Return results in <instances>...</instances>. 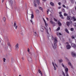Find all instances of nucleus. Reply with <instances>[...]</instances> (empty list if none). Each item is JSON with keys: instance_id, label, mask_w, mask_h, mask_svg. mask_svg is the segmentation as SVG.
I'll return each instance as SVG.
<instances>
[{"instance_id": "nucleus-1", "label": "nucleus", "mask_w": 76, "mask_h": 76, "mask_svg": "<svg viewBox=\"0 0 76 76\" xmlns=\"http://www.w3.org/2000/svg\"><path fill=\"white\" fill-rule=\"evenodd\" d=\"M58 42V41H57V37H55L54 39L53 44L52 45V47L54 49H56L57 47V43Z\"/></svg>"}, {"instance_id": "nucleus-2", "label": "nucleus", "mask_w": 76, "mask_h": 76, "mask_svg": "<svg viewBox=\"0 0 76 76\" xmlns=\"http://www.w3.org/2000/svg\"><path fill=\"white\" fill-rule=\"evenodd\" d=\"M13 26L16 29H17V28H18V26H16V21L14 22Z\"/></svg>"}, {"instance_id": "nucleus-3", "label": "nucleus", "mask_w": 76, "mask_h": 76, "mask_svg": "<svg viewBox=\"0 0 76 76\" xmlns=\"http://www.w3.org/2000/svg\"><path fill=\"white\" fill-rule=\"evenodd\" d=\"M67 20H72V17L70 16H68L67 17Z\"/></svg>"}, {"instance_id": "nucleus-4", "label": "nucleus", "mask_w": 76, "mask_h": 76, "mask_svg": "<svg viewBox=\"0 0 76 76\" xmlns=\"http://www.w3.org/2000/svg\"><path fill=\"white\" fill-rule=\"evenodd\" d=\"M66 44L68 45H66L67 49H70L71 48V46L69 45V43L68 42H66Z\"/></svg>"}, {"instance_id": "nucleus-5", "label": "nucleus", "mask_w": 76, "mask_h": 76, "mask_svg": "<svg viewBox=\"0 0 76 76\" xmlns=\"http://www.w3.org/2000/svg\"><path fill=\"white\" fill-rule=\"evenodd\" d=\"M45 29L46 30V32L47 33V34H48V39H49V37H50V34H49V33H48V29H46V28H45Z\"/></svg>"}, {"instance_id": "nucleus-6", "label": "nucleus", "mask_w": 76, "mask_h": 76, "mask_svg": "<svg viewBox=\"0 0 76 76\" xmlns=\"http://www.w3.org/2000/svg\"><path fill=\"white\" fill-rule=\"evenodd\" d=\"M50 23L52 25H53V26H56V23L53 21L52 20L50 21Z\"/></svg>"}, {"instance_id": "nucleus-7", "label": "nucleus", "mask_w": 76, "mask_h": 76, "mask_svg": "<svg viewBox=\"0 0 76 76\" xmlns=\"http://www.w3.org/2000/svg\"><path fill=\"white\" fill-rule=\"evenodd\" d=\"M71 46H72L73 48H76V45L74 43H72Z\"/></svg>"}, {"instance_id": "nucleus-8", "label": "nucleus", "mask_w": 76, "mask_h": 76, "mask_svg": "<svg viewBox=\"0 0 76 76\" xmlns=\"http://www.w3.org/2000/svg\"><path fill=\"white\" fill-rule=\"evenodd\" d=\"M15 47L16 50L18 49L19 48V44L18 43L17 44Z\"/></svg>"}, {"instance_id": "nucleus-9", "label": "nucleus", "mask_w": 76, "mask_h": 76, "mask_svg": "<svg viewBox=\"0 0 76 76\" xmlns=\"http://www.w3.org/2000/svg\"><path fill=\"white\" fill-rule=\"evenodd\" d=\"M71 54L73 57H76V54L74 52H72Z\"/></svg>"}, {"instance_id": "nucleus-10", "label": "nucleus", "mask_w": 76, "mask_h": 76, "mask_svg": "<svg viewBox=\"0 0 76 76\" xmlns=\"http://www.w3.org/2000/svg\"><path fill=\"white\" fill-rule=\"evenodd\" d=\"M34 7H37V4H36V2H35V1H34Z\"/></svg>"}, {"instance_id": "nucleus-11", "label": "nucleus", "mask_w": 76, "mask_h": 76, "mask_svg": "<svg viewBox=\"0 0 76 76\" xmlns=\"http://www.w3.org/2000/svg\"><path fill=\"white\" fill-rule=\"evenodd\" d=\"M72 20H73V21H76V18L75 16L72 17Z\"/></svg>"}, {"instance_id": "nucleus-12", "label": "nucleus", "mask_w": 76, "mask_h": 76, "mask_svg": "<svg viewBox=\"0 0 76 76\" xmlns=\"http://www.w3.org/2000/svg\"><path fill=\"white\" fill-rule=\"evenodd\" d=\"M36 1L37 2V4L40 6V2H39V0H37Z\"/></svg>"}, {"instance_id": "nucleus-13", "label": "nucleus", "mask_w": 76, "mask_h": 76, "mask_svg": "<svg viewBox=\"0 0 76 76\" xmlns=\"http://www.w3.org/2000/svg\"><path fill=\"white\" fill-rule=\"evenodd\" d=\"M28 60L29 61H32V58L30 57H29L28 58Z\"/></svg>"}, {"instance_id": "nucleus-14", "label": "nucleus", "mask_w": 76, "mask_h": 76, "mask_svg": "<svg viewBox=\"0 0 76 76\" xmlns=\"http://www.w3.org/2000/svg\"><path fill=\"white\" fill-rule=\"evenodd\" d=\"M9 3L10 4L12 5V4H13V1H12V0H10V1Z\"/></svg>"}, {"instance_id": "nucleus-15", "label": "nucleus", "mask_w": 76, "mask_h": 76, "mask_svg": "<svg viewBox=\"0 0 76 76\" xmlns=\"http://www.w3.org/2000/svg\"><path fill=\"white\" fill-rule=\"evenodd\" d=\"M70 24V22L69 21L66 22V24L67 26H69Z\"/></svg>"}, {"instance_id": "nucleus-16", "label": "nucleus", "mask_w": 76, "mask_h": 76, "mask_svg": "<svg viewBox=\"0 0 76 76\" xmlns=\"http://www.w3.org/2000/svg\"><path fill=\"white\" fill-rule=\"evenodd\" d=\"M65 31L66 33H67V34H69V31H68V30H67V29L66 28L65 29Z\"/></svg>"}, {"instance_id": "nucleus-17", "label": "nucleus", "mask_w": 76, "mask_h": 76, "mask_svg": "<svg viewBox=\"0 0 76 76\" xmlns=\"http://www.w3.org/2000/svg\"><path fill=\"white\" fill-rule=\"evenodd\" d=\"M31 19H34V14H33L32 13L31 14Z\"/></svg>"}, {"instance_id": "nucleus-18", "label": "nucleus", "mask_w": 76, "mask_h": 76, "mask_svg": "<svg viewBox=\"0 0 76 76\" xmlns=\"http://www.w3.org/2000/svg\"><path fill=\"white\" fill-rule=\"evenodd\" d=\"M50 4L52 6H54V4L52 2H50Z\"/></svg>"}, {"instance_id": "nucleus-19", "label": "nucleus", "mask_w": 76, "mask_h": 76, "mask_svg": "<svg viewBox=\"0 0 76 76\" xmlns=\"http://www.w3.org/2000/svg\"><path fill=\"white\" fill-rule=\"evenodd\" d=\"M36 12L37 13H39V11L38 10H37L36 11Z\"/></svg>"}, {"instance_id": "nucleus-20", "label": "nucleus", "mask_w": 76, "mask_h": 76, "mask_svg": "<svg viewBox=\"0 0 76 76\" xmlns=\"http://www.w3.org/2000/svg\"><path fill=\"white\" fill-rule=\"evenodd\" d=\"M6 18L4 17L3 18V21H4V22H5L6 21Z\"/></svg>"}, {"instance_id": "nucleus-21", "label": "nucleus", "mask_w": 76, "mask_h": 76, "mask_svg": "<svg viewBox=\"0 0 76 76\" xmlns=\"http://www.w3.org/2000/svg\"><path fill=\"white\" fill-rule=\"evenodd\" d=\"M62 64V67H64V68L65 69H66V66H65L64 65V64H63L62 63L61 64Z\"/></svg>"}, {"instance_id": "nucleus-22", "label": "nucleus", "mask_w": 76, "mask_h": 76, "mask_svg": "<svg viewBox=\"0 0 76 76\" xmlns=\"http://www.w3.org/2000/svg\"><path fill=\"white\" fill-rule=\"evenodd\" d=\"M39 9L40 10H42V12H43V11H42V10H43V9H42V7H39Z\"/></svg>"}, {"instance_id": "nucleus-23", "label": "nucleus", "mask_w": 76, "mask_h": 76, "mask_svg": "<svg viewBox=\"0 0 76 76\" xmlns=\"http://www.w3.org/2000/svg\"><path fill=\"white\" fill-rule=\"evenodd\" d=\"M40 31H42V32H43L44 31V28H42V27L40 29Z\"/></svg>"}, {"instance_id": "nucleus-24", "label": "nucleus", "mask_w": 76, "mask_h": 76, "mask_svg": "<svg viewBox=\"0 0 76 76\" xmlns=\"http://www.w3.org/2000/svg\"><path fill=\"white\" fill-rule=\"evenodd\" d=\"M72 3L73 4L75 3V0H70Z\"/></svg>"}, {"instance_id": "nucleus-25", "label": "nucleus", "mask_w": 76, "mask_h": 76, "mask_svg": "<svg viewBox=\"0 0 76 76\" xmlns=\"http://www.w3.org/2000/svg\"><path fill=\"white\" fill-rule=\"evenodd\" d=\"M58 24L59 26H61V23H60V22H58Z\"/></svg>"}, {"instance_id": "nucleus-26", "label": "nucleus", "mask_w": 76, "mask_h": 76, "mask_svg": "<svg viewBox=\"0 0 76 76\" xmlns=\"http://www.w3.org/2000/svg\"><path fill=\"white\" fill-rule=\"evenodd\" d=\"M69 70V69H68V68H66L65 69V72H68Z\"/></svg>"}, {"instance_id": "nucleus-27", "label": "nucleus", "mask_w": 76, "mask_h": 76, "mask_svg": "<svg viewBox=\"0 0 76 76\" xmlns=\"http://www.w3.org/2000/svg\"><path fill=\"white\" fill-rule=\"evenodd\" d=\"M60 17H61L62 19H64V18L63 17V15H62L61 14L60 15Z\"/></svg>"}, {"instance_id": "nucleus-28", "label": "nucleus", "mask_w": 76, "mask_h": 76, "mask_svg": "<svg viewBox=\"0 0 76 76\" xmlns=\"http://www.w3.org/2000/svg\"><path fill=\"white\" fill-rule=\"evenodd\" d=\"M8 46H9L10 47H11V45H10V42H8Z\"/></svg>"}, {"instance_id": "nucleus-29", "label": "nucleus", "mask_w": 76, "mask_h": 76, "mask_svg": "<svg viewBox=\"0 0 76 76\" xmlns=\"http://www.w3.org/2000/svg\"><path fill=\"white\" fill-rule=\"evenodd\" d=\"M3 60L4 62H5V61H6V58H3Z\"/></svg>"}, {"instance_id": "nucleus-30", "label": "nucleus", "mask_w": 76, "mask_h": 76, "mask_svg": "<svg viewBox=\"0 0 76 76\" xmlns=\"http://www.w3.org/2000/svg\"><path fill=\"white\" fill-rule=\"evenodd\" d=\"M66 76H69V75H68V72H66Z\"/></svg>"}, {"instance_id": "nucleus-31", "label": "nucleus", "mask_w": 76, "mask_h": 76, "mask_svg": "<svg viewBox=\"0 0 76 76\" xmlns=\"http://www.w3.org/2000/svg\"><path fill=\"white\" fill-rule=\"evenodd\" d=\"M39 73H40L41 75V76H42V73L41 71H40V72H39Z\"/></svg>"}, {"instance_id": "nucleus-32", "label": "nucleus", "mask_w": 76, "mask_h": 76, "mask_svg": "<svg viewBox=\"0 0 76 76\" xmlns=\"http://www.w3.org/2000/svg\"><path fill=\"white\" fill-rule=\"evenodd\" d=\"M60 27H58L57 29L56 30L57 31H59V30H60Z\"/></svg>"}, {"instance_id": "nucleus-33", "label": "nucleus", "mask_w": 76, "mask_h": 76, "mask_svg": "<svg viewBox=\"0 0 76 76\" xmlns=\"http://www.w3.org/2000/svg\"><path fill=\"white\" fill-rule=\"evenodd\" d=\"M53 67H54V70H56V69H57L56 68V66H55L54 65V66H53Z\"/></svg>"}, {"instance_id": "nucleus-34", "label": "nucleus", "mask_w": 76, "mask_h": 76, "mask_svg": "<svg viewBox=\"0 0 76 76\" xmlns=\"http://www.w3.org/2000/svg\"><path fill=\"white\" fill-rule=\"evenodd\" d=\"M74 30V28H71V31H73Z\"/></svg>"}, {"instance_id": "nucleus-35", "label": "nucleus", "mask_w": 76, "mask_h": 76, "mask_svg": "<svg viewBox=\"0 0 76 76\" xmlns=\"http://www.w3.org/2000/svg\"><path fill=\"white\" fill-rule=\"evenodd\" d=\"M59 61L60 63H61V62H63V60L62 59H61L59 60Z\"/></svg>"}, {"instance_id": "nucleus-36", "label": "nucleus", "mask_w": 76, "mask_h": 76, "mask_svg": "<svg viewBox=\"0 0 76 76\" xmlns=\"http://www.w3.org/2000/svg\"><path fill=\"white\" fill-rule=\"evenodd\" d=\"M64 16H67V14L66 13H64Z\"/></svg>"}, {"instance_id": "nucleus-37", "label": "nucleus", "mask_w": 76, "mask_h": 76, "mask_svg": "<svg viewBox=\"0 0 76 76\" xmlns=\"http://www.w3.org/2000/svg\"><path fill=\"white\" fill-rule=\"evenodd\" d=\"M62 11L63 12H65V10H64V9H63L62 10Z\"/></svg>"}, {"instance_id": "nucleus-38", "label": "nucleus", "mask_w": 76, "mask_h": 76, "mask_svg": "<svg viewBox=\"0 0 76 76\" xmlns=\"http://www.w3.org/2000/svg\"><path fill=\"white\" fill-rule=\"evenodd\" d=\"M68 65H69V66H72V64H71V63L70 62H69L68 63Z\"/></svg>"}, {"instance_id": "nucleus-39", "label": "nucleus", "mask_w": 76, "mask_h": 76, "mask_svg": "<svg viewBox=\"0 0 76 76\" xmlns=\"http://www.w3.org/2000/svg\"><path fill=\"white\" fill-rule=\"evenodd\" d=\"M53 19L54 21H55V22H57V20L55 18H54Z\"/></svg>"}, {"instance_id": "nucleus-40", "label": "nucleus", "mask_w": 76, "mask_h": 76, "mask_svg": "<svg viewBox=\"0 0 76 76\" xmlns=\"http://www.w3.org/2000/svg\"><path fill=\"white\" fill-rule=\"evenodd\" d=\"M71 38L72 39H75V37L74 36H72Z\"/></svg>"}, {"instance_id": "nucleus-41", "label": "nucleus", "mask_w": 76, "mask_h": 76, "mask_svg": "<svg viewBox=\"0 0 76 76\" xmlns=\"http://www.w3.org/2000/svg\"><path fill=\"white\" fill-rule=\"evenodd\" d=\"M48 12H49V9L47 10V14H48Z\"/></svg>"}, {"instance_id": "nucleus-42", "label": "nucleus", "mask_w": 76, "mask_h": 76, "mask_svg": "<svg viewBox=\"0 0 76 76\" xmlns=\"http://www.w3.org/2000/svg\"><path fill=\"white\" fill-rule=\"evenodd\" d=\"M28 51V52H29V51H30V49H29V48H28V50H27Z\"/></svg>"}, {"instance_id": "nucleus-43", "label": "nucleus", "mask_w": 76, "mask_h": 76, "mask_svg": "<svg viewBox=\"0 0 76 76\" xmlns=\"http://www.w3.org/2000/svg\"><path fill=\"white\" fill-rule=\"evenodd\" d=\"M30 22H31V23H32V24H33V21H32V20H30Z\"/></svg>"}, {"instance_id": "nucleus-44", "label": "nucleus", "mask_w": 76, "mask_h": 76, "mask_svg": "<svg viewBox=\"0 0 76 76\" xmlns=\"http://www.w3.org/2000/svg\"><path fill=\"white\" fill-rule=\"evenodd\" d=\"M58 5H59V6H61V3L59 2L58 3Z\"/></svg>"}, {"instance_id": "nucleus-45", "label": "nucleus", "mask_w": 76, "mask_h": 76, "mask_svg": "<svg viewBox=\"0 0 76 76\" xmlns=\"http://www.w3.org/2000/svg\"><path fill=\"white\" fill-rule=\"evenodd\" d=\"M62 6L63 7H64V8H66V7L64 5H63Z\"/></svg>"}, {"instance_id": "nucleus-46", "label": "nucleus", "mask_w": 76, "mask_h": 76, "mask_svg": "<svg viewBox=\"0 0 76 76\" xmlns=\"http://www.w3.org/2000/svg\"><path fill=\"white\" fill-rule=\"evenodd\" d=\"M63 75L64 76H65V74L64 72H63Z\"/></svg>"}, {"instance_id": "nucleus-47", "label": "nucleus", "mask_w": 76, "mask_h": 76, "mask_svg": "<svg viewBox=\"0 0 76 76\" xmlns=\"http://www.w3.org/2000/svg\"><path fill=\"white\" fill-rule=\"evenodd\" d=\"M43 19V20H44V22L46 24V21H45V20L44 19Z\"/></svg>"}, {"instance_id": "nucleus-48", "label": "nucleus", "mask_w": 76, "mask_h": 76, "mask_svg": "<svg viewBox=\"0 0 76 76\" xmlns=\"http://www.w3.org/2000/svg\"><path fill=\"white\" fill-rule=\"evenodd\" d=\"M34 34H35L34 35H35V36H36V35H37V33L35 32H34Z\"/></svg>"}, {"instance_id": "nucleus-49", "label": "nucleus", "mask_w": 76, "mask_h": 76, "mask_svg": "<svg viewBox=\"0 0 76 76\" xmlns=\"http://www.w3.org/2000/svg\"><path fill=\"white\" fill-rule=\"evenodd\" d=\"M52 64L53 65V66H54V62H52Z\"/></svg>"}, {"instance_id": "nucleus-50", "label": "nucleus", "mask_w": 76, "mask_h": 76, "mask_svg": "<svg viewBox=\"0 0 76 76\" xmlns=\"http://www.w3.org/2000/svg\"><path fill=\"white\" fill-rule=\"evenodd\" d=\"M45 25H46V26H48V24H47V23H46V24L45 23Z\"/></svg>"}, {"instance_id": "nucleus-51", "label": "nucleus", "mask_w": 76, "mask_h": 76, "mask_svg": "<svg viewBox=\"0 0 76 76\" xmlns=\"http://www.w3.org/2000/svg\"><path fill=\"white\" fill-rule=\"evenodd\" d=\"M70 66H71V67L72 68V69H73V66H72V65Z\"/></svg>"}, {"instance_id": "nucleus-52", "label": "nucleus", "mask_w": 76, "mask_h": 76, "mask_svg": "<svg viewBox=\"0 0 76 76\" xmlns=\"http://www.w3.org/2000/svg\"><path fill=\"white\" fill-rule=\"evenodd\" d=\"M56 35H57L58 36V35H59V33L58 32L57 33Z\"/></svg>"}, {"instance_id": "nucleus-53", "label": "nucleus", "mask_w": 76, "mask_h": 76, "mask_svg": "<svg viewBox=\"0 0 76 76\" xmlns=\"http://www.w3.org/2000/svg\"><path fill=\"white\" fill-rule=\"evenodd\" d=\"M59 35H61V33H59Z\"/></svg>"}, {"instance_id": "nucleus-54", "label": "nucleus", "mask_w": 76, "mask_h": 76, "mask_svg": "<svg viewBox=\"0 0 76 76\" xmlns=\"http://www.w3.org/2000/svg\"><path fill=\"white\" fill-rule=\"evenodd\" d=\"M46 19L48 21V20H49V19L47 18H46Z\"/></svg>"}, {"instance_id": "nucleus-55", "label": "nucleus", "mask_w": 76, "mask_h": 76, "mask_svg": "<svg viewBox=\"0 0 76 76\" xmlns=\"http://www.w3.org/2000/svg\"><path fill=\"white\" fill-rule=\"evenodd\" d=\"M59 13L60 15H61V12H59Z\"/></svg>"}, {"instance_id": "nucleus-56", "label": "nucleus", "mask_w": 76, "mask_h": 76, "mask_svg": "<svg viewBox=\"0 0 76 76\" xmlns=\"http://www.w3.org/2000/svg\"><path fill=\"white\" fill-rule=\"evenodd\" d=\"M22 60H24V59L23 58V57H22Z\"/></svg>"}, {"instance_id": "nucleus-57", "label": "nucleus", "mask_w": 76, "mask_h": 76, "mask_svg": "<svg viewBox=\"0 0 76 76\" xmlns=\"http://www.w3.org/2000/svg\"><path fill=\"white\" fill-rule=\"evenodd\" d=\"M58 9H61V7H58Z\"/></svg>"}, {"instance_id": "nucleus-58", "label": "nucleus", "mask_w": 76, "mask_h": 76, "mask_svg": "<svg viewBox=\"0 0 76 76\" xmlns=\"http://www.w3.org/2000/svg\"><path fill=\"white\" fill-rule=\"evenodd\" d=\"M40 71H41V70H39V72H40Z\"/></svg>"}, {"instance_id": "nucleus-59", "label": "nucleus", "mask_w": 76, "mask_h": 76, "mask_svg": "<svg viewBox=\"0 0 76 76\" xmlns=\"http://www.w3.org/2000/svg\"><path fill=\"white\" fill-rule=\"evenodd\" d=\"M4 1V0H3L2 1V3H3V2Z\"/></svg>"}, {"instance_id": "nucleus-60", "label": "nucleus", "mask_w": 76, "mask_h": 76, "mask_svg": "<svg viewBox=\"0 0 76 76\" xmlns=\"http://www.w3.org/2000/svg\"><path fill=\"white\" fill-rule=\"evenodd\" d=\"M55 65L56 67H57V64H55Z\"/></svg>"}, {"instance_id": "nucleus-61", "label": "nucleus", "mask_w": 76, "mask_h": 76, "mask_svg": "<svg viewBox=\"0 0 76 76\" xmlns=\"http://www.w3.org/2000/svg\"><path fill=\"white\" fill-rule=\"evenodd\" d=\"M75 10L76 11V7H75Z\"/></svg>"}, {"instance_id": "nucleus-62", "label": "nucleus", "mask_w": 76, "mask_h": 76, "mask_svg": "<svg viewBox=\"0 0 76 76\" xmlns=\"http://www.w3.org/2000/svg\"><path fill=\"white\" fill-rule=\"evenodd\" d=\"M49 29H50V31H51V28H50V27L49 28Z\"/></svg>"}, {"instance_id": "nucleus-63", "label": "nucleus", "mask_w": 76, "mask_h": 76, "mask_svg": "<svg viewBox=\"0 0 76 76\" xmlns=\"http://www.w3.org/2000/svg\"><path fill=\"white\" fill-rule=\"evenodd\" d=\"M66 9H68V7H66Z\"/></svg>"}, {"instance_id": "nucleus-64", "label": "nucleus", "mask_w": 76, "mask_h": 76, "mask_svg": "<svg viewBox=\"0 0 76 76\" xmlns=\"http://www.w3.org/2000/svg\"><path fill=\"white\" fill-rule=\"evenodd\" d=\"M19 76H21V75H19Z\"/></svg>"}]
</instances>
